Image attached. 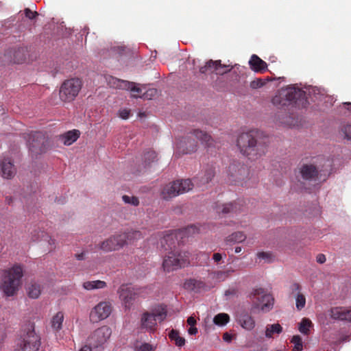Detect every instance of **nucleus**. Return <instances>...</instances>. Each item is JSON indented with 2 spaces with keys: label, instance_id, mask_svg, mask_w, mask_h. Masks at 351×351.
<instances>
[{
  "label": "nucleus",
  "instance_id": "obj_44",
  "mask_svg": "<svg viewBox=\"0 0 351 351\" xmlns=\"http://www.w3.org/2000/svg\"><path fill=\"white\" fill-rule=\"evenodd\" d=\"M122 199L125 204H131V205H133L135 206H136L139 204L138 198L135 196L130 197V196L125 195H123Z\"/></svg>",
  "mask_w": 351,
  "mask_h": 351
},
{
  "label": "nucleus",
  "instance_id": "obj_29",
  "mask_svg": "<svg viewBox=\"0 0 351 351\" xmlns=\"http://www.w3.org/2000/svg\"><path fill=\"white\" fill-rule=\"evenodd\" d=\"M215 210L217 213L228 214L237 211L236 204L230 203L226 204H216Z\"/></svg>",
  "mask_w": 351,
  "mask_h": 351
},
{
  "label": "nucleus",
  "instance_id": "obj_20",
  "mask_svg": "<svg viewBox=\"0 0 351 351\" xmlns=\"http://www.w3.org/2000/svg\"><path fill=\"white\" fill-rule=\"evenodd\" d=\"M302 178L306 180H312L318 176V171L313 165H303L300 168Z\"/></svg>",
  "mask_w": 351,
  "mask_h": 351
},
{
  "label": "nucleus",
  "instance_id": "obj_14",
  "mask_svg": "<svg viewBox=\"0 0 351 351\" xmlns=\"http://www.w3.org/2000/svg\"><path fill=\"white\" fill-rule=\"evenodd\" d=\"M197 142L191 136L182 138L176 144L175 157H179L181 154H187L195 152L197 149Z\"/></svg>",
  "mask_w": 351,
  "mask_h": 351
},
{
  "label": "nucleus",
  "instance_id": "obj_45",
  "mask_svg": "<svg viewBox=\"0 0 351 351\" xmlns=\"http://www.w3.org/2000/svg\"><path fill=\"white\" fill-rule=\"evenodd\" d=\"M157 93L158 91L156 89L150 88L147 90L145 93H143L142 96L139 97L146 99H152L157 95Z\"/></svg>",
  "mask_w": 351,
  "mask_h": 351
},
{
  "label": "nucleus",
  "instance_id": "obj_12",
  "mask_svg": "<svg viewBox=\"0 0 351 351\" xmlns=\"http://www.w3.org/2000/svg\"><path fill=\"white\" fill-rule=\"evenodd\" d=\"M248 175L249 170L244 165L234 162L228 167V176L231 183L243 186Z\"/></svg>",
  "mask_w": 351,
  "mask_h": 351
},
{
  "label": "nucleus",
  "instance_id": "obj_4",
  "mask_svg": "<svg viewBox=\"0 0 351 351\" xmlns=\"http://www.w3.org/2000/svg\"><path fill=\"white\" fill-rule=\"evenodd\" d=\"M23 275V268L18 265L3 271L0 289L6 296H13L16 293L21 285Z\"/></svg>",
  "mask_w": 351,
  "mask_h": 351
},
{
  "label": "nucleus",
  "instance_id": "obj_23",
  "mask_svg": "<svg viewBox=\"0 0 351 351\" xmlns=\"http://www.w3.org/2000/svg\"><path fill=\"white\" fill-rule=\"evenodd\" d=\"M237 322L242 328L251 330L255 326V322L253 317L247 313H243L237 316Z\"/></svg>",
  "mask_w": 351,
  "mask_h": 351
},
{
  "label": "nucleus",
  "instance_id": "obj_17",
  "mask_svg": "<svg viewBox=\"0 0 351 351\" xmlns=\"http://www.w3.org/2000/svg\"><path fill=\"white\" fill-rule=\"evenodd\" d=\"M190 134L207 148H209L214 145V139L205 131L195 129L193 130Z\"/></svg>",
  "mask_w": 351,
  "mask_h": 351
},
{
  "label": "nucleus",
  "instance_id": "obj_30",
  "mask_svg": "<svg viewBox=\"0 0 351 351\" xmlns=\"http://www.w3.org/2000/svg\"><path fill=\"white\" fill-rule=\"evenodd\" d=\"M27 290L29 298L36 299L41 293V286L37 282H31L28 285Z\"/></svg>",
  "mask_w": 351,
  "mask_h": 351
},
{
  "label": "nucleus",
  "instance_id": "obj_21",
  "mask_svg": "<svg viewBox=\"0 0 351 351\" xmlns=\"http://www.w3.org/2000/svg\"><path fill=\"white\" fill-rule=\"evenodd\" d=\"M1 172L3 178L10 179L16 173L14 165L8 158H5L1 164Z\"/></svg>",
  "mask_w": 351,
  "mask_h": 351
},
{
  "label": "nucleus",
  "instance_id": "obj_26",
  "mask_svg": "<svg viewBox=\"0 0 351 351\" xmlns=\"http://www.w3.org/2000/svg\"><path fill=\"white\" fill-rule=\"evenodd\" d=\"M215 176V171L212 167L208 168L204 172V176L201 177H195L193 178V182L196 185L201 186L208 184L213 178Z\"/></svg>",
  "mask_w": 351,
  "mask_h": 351
},
{
  "label": "nucleus",
  "instance_id": "obj_43",
  "mask_svg": "<svg viewBox=\"0 0 351 351\" xmlns=\"http://www.w3.org/2000/svg\"><path fill=\"white\" fill-rule=\"evenodd\" d=\"M291 342L294 343L293 351H302V341L300 336H293Z\"/></svg>",
  "mask_w": 351,
  "mask_h": 351
},
{
  "label": "nucleus",
  "instance_id": "obj_64",
  "mask_svg": "<svg viewBox=\"0 0 351 351\" xmlns=\"http://www.w3.org/2000/svg\"><path fill=\"white\" fill-rule=\"evenodd\" d=\"M349 340V336H346L342 339V341H346Z\"/></svg>",
  "mask_w": 351,
  "mask_h": 351
},
{
  "label": "nucleus",
  "instance_id": "obj_58",
  "mask_svg": "<svg viewBox=\"0 0 351 351\" xmlns=\"http://www.w3.org/2000/svg\"><path fill=\"white\" fill-rule=\"evenodd\" d=\"M190 335H196L197 333V328L194 326H191L188 330Z\"/></svg>",
  "mask_w": 351,
  "mask_h": 351
},
{
  "label": "nucleus",
  "instance_id": "obj_40",
  "mask_svg": "<svg viewBox=\"0 0 351 351\" xmlns=\"http://www.w3.org/2000/svg\"><path fill=\"white\" fill-rule=\"evenodd\" d=\"M258 258L265 260L267 263H272L275 260L274 254L269 252H261L257 254Z\"/></svg>",
  "mask_w": 351,
  "mask_h": 351
},
{
  "label": "nucleus",
  "instance_id": "obj_42",
  "mask_svg": "<svg viewBox=\"0 0 351 351\" xmlns=\"http://www.w3.org/2000/svg\"><path fill=\"white\" fill-rule=\"evenodd\" d=\"M296 308L298 311H300L302 310L304 306H305V304H306V298H305V296L300 293H297V295H296Z\"/></svg>",
  "mask_w": 351,
  "mask_h": 351
},
{
  "label": "nucleus",
  "instance_id": "obj_53",
  "mask_svg": "<svg viewBox=\"0 0 351 351\" xmlns=\"http://www.w3.org/2000/svg\"><path fill=\"white\" fill-rule=\"evenodd\" d=\"M222 258V254L220 253H215L213 256V259L216 263H219Z\"/></svg>",
  "mask_w": 351,
  "mask_h": 351
},
{
  "label": "nucleus",
  "instance_id": "obj_27",
  "mask_svg": "<svg viewBox=\"0 0 351 351\" xmlns=\"http://www.w3.org/2000/svg\"><path fill=\"white\" fill-rule=\"evenodd\" d=\"M174 182L177 186L179 195L189 192L195 184L193 180L191 181L190 179L176 180Z\"/></svg>",
  "mask_w": 351,
  "mask_h": 351
},
{
  "label": "nucleus",
  "instance_id": "obj_54",
  "mask_svg": "<svg viewBox=\"0 0 351 351\" xmlns=\"http://www.w3.org/2000/svg\"><path fill=\"white\" fill-rule=\"evenodd\" d=\"M94 349L93 348V346L88 344H85L79 350V351H93Z\"/></svg>",
  "mask_w": 351,
  "mask_h": 351
},
{
  "label": "nucleus",
  "instance_id": "obj_55",
  "mask_svg": "<svg viewBox=\"0 0 351 351\" xmlns=\"http://www.w3.org/2000/svg\"><path fill=\"white\" fill-rule=\"evenodd\" d=\"M326 256L325 255L322 254H319L317 255V262L319 263H324L326 262Z\"/></svg>",
  "mask_w": 351,
  "mask_h": 351
},
{
  "label": "nucleus",
  "instance_id": "obj_47",
  "mask_svg": "<svg viewBox=\"0 0 351 351\" xmlns=\"http://www.w3.org/2000/svg\"><path fill=\"white\" fill-rule=\"evenodd\" d=\"M24 13L25 16L30 20H33L38 16V13L36 11L33 12L29 8H25Z\"/></svg>",
  "mask_w": 351,
  "mask_h": 351
},
{
  "label": "nucleus",
  "instance_id": "obj_38",
  "mask_svg": "<svg viewBox=\"0 0 351 351\" xmlns=\"http://www.w3.org/2000/svg\"><path fill=\"white\" fill-rule=\"evenodd\" d=\"M218 61H219V64H217V65L215 74L223 75L232 70V69L233 67L232 65L222 64L221 61L220 60H219Z\"/></svg>",
  "mask_w": 351,
  "mask_h": 351
},
{
  "label": "nucleus",
  "instance_id": "obj_7",
  "mask_svg": "<svg viewBox=\"0 0 351 351\" xmlns=\"http://www.w3.org/2000/svg\"><path fill=\"white\" fill-rule=\"evenodd\" d=\"M112 335V329L108 326H102L93 330L88 337L87 341L94 351H103Z\"/></svg>",
  "mask_w": 351,
  "mask_h": 351
},
{
  "label": "nucleus",
  "instance_id": "obj_18",
  "mask_svg": "<svg viewBox=\"0 0 351 351\" xmlns=\"http://www.w3.org/2000/svg\"><path fill=\"white\" fill-rule=\"evenodd\" d=\"M106 80L110 88L128 90L130 86V82L114 77L112 75L106 76Z\"/></svg>",
  "mask_w": 351,
  "mask_h": 351
},
{
  "label": "nucleus",
  "instance_id": "obj_28",
  "mask_svg": "<svg viewBox=\"0 0 351 351\" xmlns=\"http://www.w3.org/2000/svg\"><path fill=\"white\" fill-rule=\"evenodd\" d=\"M247 237L243 232H235L225 239L227 245H233L244 241Z\"/></svg>",
  "mask_w": 351,
  "mask_h": 351
},
{
  "label": "nucleus",
  "instance_id": "obj_50",
  "mask_svg": "<svg viewBox=\"0 0 351 351\" xmlns=\"http://www.w3.org/2000/svg\"><path fill=\"white\" fill-rule=\"evenodd\" d=\"M130 87L128 88V90H130L134 94L132 97H138V94L141 93V89L138 87H136L134 82H130Z\"/></svg>",
  "mask_w": 351,
  "mask_h": 351
},
{
  "label": "nucleus",
  "instance_id": "obj_52",
  "mask_svg": "<svg viewBox=\"0 0 351 351\" xmlns=\"http://www.w3.org/2000/svg\"><path fill=\"white\" fill-rule=\"evenodd\" d=\"M130 114V110L128 109H123L119 111V116L121 118L123 119H127L129 118Z\"/></svg>",
  "mask_w": 351,
  "mask_h": 351
},
{
  "label": "nucleus",
  "instance_id": "obj_19",
  "mask_svg": "<svg viewBox=\"0 0 351 351\" xmlns=\"http://www.w3.org/2000/svg\"><path fill=\"white\" fill-rule=\"evenodd\" d=\"M249 64L251 69L257 73H263L267 68V64L255 54L251 56Z\"/></svg>",
  "mask_w": 351,
  "mask_h": 351
},
{
  "label": "nucleus",
  "instance_id": "obj_48",
  "mask_svg": "<svg viewBox=\"0 0 351 351\" xmlns=\"http://www.w3.org/2000/svg\"><path fill=\"white\" fill-rule=\"evenodd\" d=\"M342 133L344 134V138L351 140V125H344L341 129Z\"/></svg>",
  "mask_w": 351,
  "mask_h": 351
},
{
  "label": "nucleus",
  "instance_id": "obj_35",
  "mask_svg": "<svg viewBox=\"0 0 351 351\" xmlns=\"http://www.w3.org/2000/svg\"><path fill=\"white\" fill-rule=\"evenodd\" d=\"M169 337L171 341H173L177 346L181 347L184 345V338L179 335V332L177 330H171L169 334Z\"/></svg>",
  "mask_w": 351,
  "mask_h": 351
},
{
  "label": "nucleus",
  "instance_id": "obj_37",
  "mask_svg": "<svg viewBox=\"0 0 351 351\" xmlns=\"http://www.w3.org/2000/svg\"><path fill=\"white\" fill-rule=\"evenodd\" d=\"M312 322L307 318H303L300 323L299 330L304 335H308L309 328L312 326Z\"/></svg>",
  "mask_w": 351,
  "mask_h": 351
},
{
  "label": "nucleus",
  "instance_id": "obj_2",
  "mask_svg": "<svg viewBox=\"0 0 351 351\" xmlns=\"http://www.w3.org/2000/svg\"><path fill=\"white\" fill-rule=\"evenodd\" d=\"M261 132L252 130L241 134L237 141L240 152L249 158L254 160L264 155L267 150L265 142L261 141Z\"/></svg>",
  "mask_w": 351,
  "mask_h": 351
},
{
  "label": "nucleus",
  "instance_id": "obj_32",
  "mask_svg": "<svg viewBox=\"0 0 351 351\" xmlns=\"http://www.w3.org/2000/svg\"><path fill=\"white\" fill-rule=\"evenodd\" d=\"M106 287V283L102 280L86 281L83 283V287L88 291L103 289Z\"/></svg>",
  "mask_w": 351,
  "mask_h": 351
},
{
  "label": "nucleus",
  "instance_id": "obj_22",
  "mask_svg": "<svg viewBox=\"0 0 351 351\" xmlns=\"http://www.w3.org/2000/svg\"><path fill=\"white\" fill-rule=\"evenodd\" d=\"M206 287V284L199 280L191 278L185 281L184 288L188 291H192L195 293H199Z\"/></svg>",
  "mask_w": 351,
  "mask_h": 351
},
{
  "label": "nucleus",
  "instance_id": "obj_39",
  "mask_svg": "<svg viewBox=\"0 0 351 351\" xmlns=\"http://www.w3.org/2000/svg\"><path fill=\"white\" fill-rule=\"evenodd\" d=\"M157 154L153 150H149L144 154V162L145 165H149L152 162L156 160Z\"/></svg>",
  "mask_w": 351,
  "mask_h": 351
},
{
  "label": "nucleus",
  "instance_id": "obj_16",
  "mask_svg": "<svg viewBox=\"0 0 351 351\" xmlns=\"http://www.w3.org/2000/svg\"><path fill=\"white\" fill-rule=\"evenodd\" d=\"M330 315L334 319L351 322V306H336L330 311Z\"/></svg>",
  "mask_w": 351,
  "mask_h": 351
},
{
  "label": "nucleus",
  "instance_id": "obj_56",
  "mask_svg": "<svg viewBox=\"0 0 351 351\" xmlns=\"http://www.w3.org/2000/svg\"><path fill=\"white\" fill-rule=\"evenodd\" d=\"M47 238H49L48 242H49V245L50 246L49 247V250H53V248H55V239H52L51 237L49 236H47Z\"/></svg>",
  "mask_w": 351,
  "mask_h": 351
},
{
  "label": "nucleus",
  "instance_id": "obj_8",
  "mask_svg": "<svg viewBox=\"0 0 351 351\" xmlns=\"http://www.w3.org/2000/svg\"><path fill=\"white\" fill-rule=\"evenodd\" d=\"M40 337L31 326L27 328L17 343L16 351H38L40 346Z\"/></svg>",
  "mask_w": 351,
  "mask_h": 351
},
{
  "label": "nucleus",
  "instance_id": "obj_49",
  "mask_svg": "<svg viewBox=\"0 0 351 351\" xmlns=\"http://www.w3.org/2000/svg\"><path fill=\"white\" fill-rule=\"evenodd\" d=\"M233 271L234 270L219 271L216 272V277L218 279L224 280L226 278L228 277L230 275V273Z\"/></svg>",
  "mask_w": 351,
  "mask_h": 351
},
{
  "label": "nucleus",
  "instance_id": "obj_59",
  "mask_svg": "<svg viewBox=\"0 0 351 351\" xmlns=\"http://www.w3.org/2000/svg\"><path fill=\"white\" fill-rule=\"evenodd\" d=\"M84 256H85V254L84 252L75 254L76 258L80 261L84 260Z\"/></svg>",
  "mask_w": 351,
  "mask_h": 351
},
{
  "label": "nucleus",
  "instance_id": "obj_60",
  "mask_svg": "<svg viewBox=\"0 0 351 351\" xmlns=\"http://www.w3.org/2000/svg\"><path fill=\"white\" fill-rule=\"evenodd\" d=\"M223 339H224L225 341H230V340H231V337H230V335L229 334H228V333H224V334H223Z\"/></svg>",
  "mask_w": 351,
  "mask_h": 351
},
{
  "label": "nucleus",
  "instance_id": "obj_5",
  "mask_svg": "<svg viewBox=\"0 0 351 351\" xmlns=\"http://www.w3.org/2000/svg\"><path fill=\"white\" fill-rule=\"evenodd\" d=\"M306 93L300 88L288 87L278 92L272 99V103L275 106H286L291 103L302 105L304 103ZM306 100H305V103Z\"/></svg>",
  "mask_w": 351,
  "mask_h": 351
},
{
  "label": "nucleus",
  "instance_id": "obj_62",
  "mask_svg": "<svg viewBox=\"0 0 351 351\" xmlns=\"http://www.w3.org/2000/svg\"><path fill=\"white\" fill-rule=\"evenodd\" d=\"M345 108L350 112H351V103H345Z\"/></svg>",
  "mask_w": 351,
  "mask_h": 351
},
{
  "label": "nucleus",
  "instance_id": "obj_15",
  "mask_svg": "<svg viewBox=\"0 0 351 351\" xmlns=\"http://www.w3.org/2000/svg\"><path fill=\"white\" fill-rule=\"evenodd\" d=\"M120 299L123 301L126 308H130L135 299L136 293L134 289L128 285H122L119 290Z\"/></svg>",
  "mask_w": 351,
  "mask_h": 351
},
{
  "label": "nucleus",
  "instance_id": "obj_41",
  "mask_svg": "<svg viewBox=\"0 0 351 351\" xmlns=\"http://www.w3.org/2000/svg\"><path fill=\"white\" fill-rule=\"evenodd\" d=\"M156 346L148 343H143L135 346V351H155Z\"/></svg>",
  "mask_w": 351,
  "mask_h": 351
},
{
  "label": "nucleus",
  "instance_id": "obj_13",
  "mask_svg": "<svg viewBox=\"0 0 351 351\" xmlns=\"http://www.w3.org/2000/svg\"><path fill=\"white\" fill-rule=\"evenodd\" d=\"M112 312V306L110 302H101L90 311V319L93 323L99 322L109 317Z\"/></svg>",
  "mask_w": 351,
  "mask_h": 351
},
{
  "label": "nucleus",
  "instance_id": "obj_31",
  "mask_svg": "<svg viewBox=\"0 0 351 351\" xmlns=\"http://www.w3.org/2000/svg\"><path fill=\"white\" fill-rule=\"evenodd\" d=\"M217 64H219V61L210 60L207 61L204 66L199 68V72L204 74L208 73H215Z\"/></svg>",
  "mask_w": 351,
  "mask_h": 351
},
{
  "label": "nucleus",
  "instance_id": "obj_36",
  "mask_svg": "<svg viewBox=\"0 0 351 351\" xmlns=\"http://www.w3.org/2000/svg\"><path fill=\"white\" fill-rule=\"evenodd\" d=\"M230 320V317L226 313H219L215 316L213 322L216 325L224 326Z\"/></svg>",
  "mask_w": 351,
  "mask_h": 351
},
{
  "label": "nucleus",
  "instance_id": "obj_57",
  "mask_svg": "<svg viewBox=\"0 0 351 351\" xmlns=\"http://www.w3.org/2000/svg\"><path fill=\"white\" fill-rule=\"evenodd\" d=\"M187 323L190 326H194L196 324V319L191 316L187 319Z\"/></svg>",
  "mask_w": 351,
  "mask_h": 351
},
{
  "label": "nucleus",
  "instance_id": "obj_3",
  "mask_svg": "<svg viewBox=\"0 0 351 351\" xmlns=\"http://www.w3.org/2000/svg\"><path fill=\"white\" fill-rule=\"evenodd\" d=\"M143 237V234L138 230H130L126 232H119L101 242L99 244V248L105 252L117 251L125 245L132 244Z\"/></svg>",
  "mask_w": 351,
  "mask_h": 351
},
{
  "label": "nucleus",
  "instance_id": "obj_25",
  "mask_svg": "<svg viewBox=\"0 0 351 351\" xmlns=\"http://www.w3.org/2000/svg\"><path fill=\"white\" fill-rule=\"evenodd\" d=\"M80 132L77 130H70L60 136V140L65 145H71L80 137Z\"/></svg>",
  "mask_w": 351,
  "mask_h": 351
},
{
  "label": "nucleus",
  "instance_id": "obj_34",
  "mask_svg": "<svg viewBox=\"0 0 351 351\" xmlns=\"http://www.w3.org/2000/svg\"><path fill=\"white\" fill-rule=\"evenodd\" d=\"M64 320V315L62 312H58L51 319V326L53 329L58 330L61 329Z\"/></svg>",
  "mask_w": 351,
  "mask_h": 351
},
{
  "label": "nucleus",
  "instance_id": "obj_10",
  "mask_svg": "<svg viewBox=\"0 0 351 351\" xmlns=\"http://www.w3.org/2000/svg\"><path fill=\"white\" fill-rule=\"evenodd\" d=\"M167 317V309L160 306L152 310V312H145L141 317L142 327L147 330L154 331L157 322H162Z\"/></svg>",
  "mask_w": 351,
  "mask_h": 351
},
{
  "label": "nucleus",
  "instance_id": "obj_1",
  "mask_svg": "<svg viewBox=\"0 0 351 351\" xmlns=\"http://www.w3.org/2000/svg\"><path fill=\"white\" fill-rule=\"evenodd\" d=\"M199 232V229L197 226L191 225L164 236L160 241L161 245L165 250H170L165 256L162 263V267L165 271L169 272L176 270L189 264V254L186 252H182L176 250V241L179 245V239H183L184 237H189Z\"/></svg>",
  "mask_w": 351,
  "mask_h": 351
},
{
  "label": "nucleus",
  "instance_id": "obj_46",
  "mask_svg": "<svg viewBox=\"0 0 351 351\" xmlns=\"http://www.w3.org/2000/svg\"><path fill=\"white\" fill-rule=\"evenodd\" d=\"M265 82L261 78H256L250 82V86L252 89H257L264 86Z\"/></svg>",
  "mask_w": 351,
  "mask_h": 351
},
{
  "label": "nucleus",
  "instance_id": "obj_11",
  "mask_svg": "<svg viewBox=\"0 0 351 351\" xmlns=\"http://www.w3.org/2000/svg\"><path fill=\"white\" fill-rule=\"evenodd\" d=\"M29 150L35 154H40L47 149L48 139L43 132H32L27 141Z\"/></svg>",
  "mask_w": 351,
  "mask_h": 351
},
{
  "label": "nucleus",
  "instance_id": "obj_61",
  "mask_svg": "<svg viewBox=\"0 0 351 351\" xmlns=\"http://www.w3.org/2000/svg\"><path fill=\"white\" fill-rule=\"evenodd\" d=\"M25 56L24 55H23L21 58H20L18 60H15L14 62L16 63L19 64V63H21L23 60H25Z\"/></svg>",
  "mask_w": 351,
  "mask_h": 351
},
{
  "label": "nucleus",
  "instance_id": "obj_51",
  "mask_svg": "<svg viewBox=\"0 0 351 351\" xmlns=\"http://www.w3.org/2000/svg\"><path fill=\"white\" fill-rule=\"evenodd\" d=\"M290 289L291 291V293L293 294L295 292H298L300 293V290H301V286L300 285L299 283L298 282H293L291 287H290Z\"/></svg>",
  "mask_w": 351,
  "mask_h": 351
},
{
  "label": "nucleus",
  "instance_id": "obj_63",
  "mask_svg": "<svg viewBox=\"0 0 351 351\" xmlns=\"http://www.w3.org/2000/svg\"><path fill=\"white\" fill-rule=\"evenodd\" d=\"M242 250V248L241 247H235V252L236 253H239L241 252Z\"/></svg>",
  "mask_w": 351,
  "mask_h": 351
},
{
  "label": "nucleus",
  "instance_id": "obj_6",
  "mask_svg": "<svg viewBox=\"0 0 351 351\" xmlns=\"http://www.w3.org/2000/svg\"><path fill=\"white\" fill-rule=\"evenodd\" d=\"M249 297L253 308L267 313L274 307V298L273 295L263 288L253 289Z\"/></svg>",
  "mask_w": 351,
  "mask_h": 351
},
{
  "label": "nucleus",
  "instance_id": "obj_24",
  "mask_svg": "<svg viewBox=\"0 0 351 351\" xmlns=\"http://www.w3.org/2000/svg\"><path fill=\"white\" fill-rule=\"evenodd\" d=\"M160 195L161 197L165 200H169L177 195H179L177 186L174 181L165 185L163 187Z\"/></svg>",
  "mask_w": 351,
  "mask_h": 351
},
{
  "label": "nucleus",
  "instance_id": "obj_9",
  "mask_svg": "<svg viewBox=\"0 0 351 351\" xmlns=\"http://www.w3.org/2000/svg\"><path fill=\"white\" fill-rule=\"evenodd\" d=\"M82 87L80 78H71L65 80L60 88V98L64 102H71L78 95Z\"/></svg>",
  "mask_w": 351,
  "mask_h": 351
},
{
  "label": "nucleus",
  "instance_id": "obj_33",
  "mask_svg": "<svg viewBox=\"0 0 351 351\" xmlns=\"http://www.w3.org/2000/svg\"><path fill=\"white\" fill-rule=\"evenodd\" d=\"M282 331V327L279 324H269L266 326L265 336L272 338L275 334H280Z\"/></svg>",
  "mask_w": 351,
  "mask_h": 351
}]
</instances>
